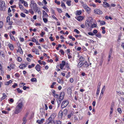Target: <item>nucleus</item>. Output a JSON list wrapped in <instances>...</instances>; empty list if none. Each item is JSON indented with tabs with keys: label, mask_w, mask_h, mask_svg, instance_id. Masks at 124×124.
Instances as JSON below:
<instances>
[{
	"label": "nucleus",
	"mask_w": 124,
	"mask_h": 124,
	"mask_svg": "<svg viewBox=\"0 0 124 124\" xmlns=\"http://www.w3.org/2000/svg\"><path fill=\"white\" fill-rule=\"evenodd\" d=\"M23 106V103L22 102H18V105L16 106L14 113L15 114H17L21 111Z\"/></svg>",
	"instance_id": "f257e3e1"
},
{
	"label": "nucleus",
	"mask_w": 124,
	"mask_h": 124,
	"mask_svg": "<svg viewBox=\"0 0 124 124\" xmlns=\"http://www.w3.org/2000/svg\"><path fill=\"white\" fill-rule=\"evenodd\" d=\"M69 102L67 100H65L63 101L61 107L62 108L66 107L69 104Z\"/></svg>",
	"instance_id": "f03ea898"
},
{
	"label": "nucleus",
	"mask_w": 124,
	"mask_h": 124,
	"mask_svg": "<svg viewBox=\"0 0 124 124\" xmlns=\"http://www.w3.org/2000/svg\"><path fill=\"white\" fill-rule=\"evenodd\" d=\"M56 114L53 113L51 114L48 118L49 121H51L54 119L56 116Z\"/></svg>",
	"instance_id": "7ed1b4c3"
},
{
	"label": "nucleus",
	"mask_w": 124,
	"mask_h": 124,
	"mask_svg": "<svg viewBox=\"0 0 124 124\" xmlns=\"http://www.w3.org/2000/svg\"><path fill=\"white\" fill-rule=\"evenodd\" d=\"M83 65L82 68L83 69L85 68H87L89 66V64L86 61L84 63H83Z\"/></svg>",
	"instance_id": "20e7f679"
},
{
	"label": "nucleus",
	"mask_w": 124,
	"mask_h": 124,
	"mask_svg": "<svg viewBox=\"0 0 124 124\" xmlns=\"http://www.w3.org/2000/svg\"><path fill=\"white\" fill-rule=\"evenodd\" d=\"M37 5L35 3V1L33 0H31V4L30 5V7L31 8H33L34 7Z\"/></svg>",
	"instance_id": "39448f33"
},
{
	"label": "nucleus",
	"mask_w": 124,
	"mask_h": 124,
	"mask_svg": "<svg viewBox=\"0 0 124 124\" xmlns=\"http://www.w3.org/2000/svg\"><path fill=\"white\" fill-rule=\"evenodd\" d=\"M95 13L98 14H102V11L99 9H95L94 10Z\"/></svg>",
	"instance_id": "423d86ee"
},
{
	"label": "nucleus",
	"mask_w": 124,
	"mask_h": 124,
	"mask_svg": "<svg viewBox=\"0 0 124 124\" xmlns=\"http://www.w3.org/2000/svg\"><path fill=\"white\" fill-rule=\"evenodd\" d=\"M65 62L64 61H62V63L60 64V68L61 69H62L64 66L65 65Z\"/></svg>",
	"instance_id": "0eeeda50"
},
{
	"label": "nucleus",
	"mask_w": 124,
	"mask_h": 124,
	"mask_svg": "<svg viewBox=\"0 0 124 124\" xmlns=\"http://www.w3.org/2000/svg\"><path fill=\"white\" fill-rule=\"evenodd\" d=\"M44 121V119H42L41 120H38L36 121V123H38V124H42Z\"/></svg>",
	"instance_id": "6e6552de"
},
{
	"label": "nucleus",
	"mask_w": 124,
	"mask_h": 124,
	"mask_svg": "<svg viewBox=\"0 0 124 124\" xmlns=\"http://www.w3.org/2000/svg\"><path fill=\"white\" fill-rule=\"evenodd\" d=\"M48 16L47 13L44 10L43 12L42 18H47Z\"/></svg>",
	"instance_id": "1a4fd4ad"
},
{
	"label": "nucleus",
	"mask_w": 124,
	"mask_h": 124,
	"mask_svg": "<svg viewBox=\"0 0 124 124\" xmlns=\"http://www.w3.org/2000/svg\"><path fill=\"white\" fill-rule=\"evenodd\" d=\"M104 4L103 5V6L105 8L107 7H109L110 6V5L108 3L104 2H103Z\"/></svg>",
	"instance_id": "9d476101"
},
{
	"label": "nucleus",
	"mask_w": 124,
	"mask_h": 124,
	"mask_svg": "<svg viewBox=\"0 0 124 124\" xmlns=\"http://www.w3.org/2000/svg\"><path fill=\"white\" fill-rule=\"evenodd\" d=\"M41 68V66L39 64H37L35 67L36 70L38 71L40 70Z\"/></svg>",
	"instance_id": "9b49d317"
},
{
	"label": "nucleus",
	"mask_w": 124,
	"mask_h": 124,
	"mask_svg": "<svg viewBox=\"0 0 124 124\" xmlns=\"http://www.w3.org/2000/svg\"><path fill=\"white\" fill-rule=\"evenodd\" d=\"M63 99L62 98H61L60 97L59 98L57 99L56 100L58 104L59 105L61 104V102Z\"/></svg>",
	"instance_id": "f8f14e48"
},
{
	"label": "nucleus",
	"mask_w": 124,
	"mask_h": 124,
	"mask_svg": "<svg viewBox=\"0 0 124 124\" xmlns=\"http://www.w3.org/2000/svg\"><path fill=\"white\" fill-rule=\"evenodd\" d=\"M112 50H110V52L109 54V55L108 58V61L109 62L110 60V58L111 55V54L112 53Z\"/></svg>",
	"instance_id": "ddd939ff"
},
{
	"label": "nucleus",
	"mask_w": 124,
	"mask_h": 124,
	"mask_svg": "<svg viewBox=\"0 0 124 124\" xmlns=\"http://www.w3.org/2000/svg\"><path fill=\"white\" fill-rule=\"evenodd\" d=\"M79 60L80 62L84 61L85 60V58L82 56H79Z\"/></svg>",
	"instance_id": "4468645a"
},
{
	"label": "nucleus",
	"mask_w": 124,
	"mask_h": 124,
	"mask_svg": "<svg viewBox=\"0 0 124 124\" xmlns=\"http://www.w3.org/2000/svg\"><path fill=\"white\" fill-rule=\"evenodd\" d=\"M88 19L86 20H88V21L90 23H92L93 19L92 17H88Z\"/></svg>",
	"instance_id": "2eb2a0df"
},
{
	"label": "nucleus",
	"mask_w": 124,
	"mask_h": 124,
	"mask_svg": "<svg viewBox=\"0 0 124 124\" xmlns=\"http://www.w3.org/2000/svg\"><path fill=\"white\" fill-rule=\"evenodd\" d=\"M26 67V66L25 64H22L19 66V67L20 68L23 69H24Z\"/></svg>",
	"instance_id": "dca6fc26"
},
{
	"label": "nucleus",
	"mask_w": 124,
	"mask_h": 124,
	"mask_svg": "<svg viewBox=\"0 0 124 124\" xmlns=\"http://www.w3.org/2000/svg\"><path fill=\"white\" fill-rule=\"evenodd\" d=\"M64 96V93L63 92H61L60 94V97L63 99Z\"/></svg>",
	"instance_id": "f3484780"
},
{
	"label": "nucleus",
	"mask_w": 124,
	"mask_h": 124,
	"mask_svg": "<svg viewBox=\"0 0 124 124\" xmlns=\"http://www.w3.org/2000/svg\"><path fill=\"white\" fill-rule=\"evenodd\" d=\"M105 89V85L103 86L102 89L101 90V93H100L101 94L103 95L104 93V92Z\"/></svg>",
	"instance_id": "a211bd4d"
},
{
	"label": "nucleus",
	"mask_w": 124,
	"mask_h": 124,
	"mask_svg": "<svg viewBox=\"0 0 124 124\" xmlns=\"http://www.w3.org/2000/svg\"><path fill=\"white\" fill-rule=\"evenodd\" d=\"M85 25L87 27H89L90 26V23H90L88 21V20H86L85 22Z\"/></svg>",
	"instance_id": "6ab92c4d"
},
{
	"label": "nucleus",
	"mask_w": 124,
	"mask_h": 124,
	"mask_svg": "<svg viewBox=\"0 0 124 124\" xmlns=\"http://www.w3.org/2000/svg\"><path fill=\"white\" fill-rule=\"evenodd\" d=\"M97 25L96 24H95L94 23H93L92 24L90 27V28L92 29V28H94L95 27H97Z\"/></svg>",
	"instance_id": "aec40b11"
},
{
	"label": "nucleus",
	"mask_w": 124,
	"mask_h": 124,
	"mask_svg": "<svg viewBox=\"0 0 124 124\" xmlns=\"http://www.w3.org/2000/svg\"><path fill=\"white\" fill-rule=\"evenodd\" d=\"M83 62H79L78 65V67L79 68H80L83 66Z\"/></svg>",
	"instance_id": "412c9836"
},
{
	"label": "nucleus",
	"mask_w": 124,
	"mask_h": 124,
	"mask_svg": "<svg viewBox=\"0 0 124 124\" xmlns=\"http://www.w3.org/2000/svg\"><path fill=\"white\" fill-rule=\"evenodd\" d=\"M57 80L59 83H63V80L62 79L58 78L57 79Z\"/></svg>",
	"instance_id": "4be33fe9"
},
{
	"label": "nucleus",
	"mask_w": 124,
	"mask_h": 124,
	"mask_svg": "<svg viewBox=\"0 0 124 124\" xmlns=\"http://www.w3.org/2000/svg\"><path fill=\"white\" fill-rule=\"evenodd\" d=\"M85 10L88 14H89L90 13L91 11V9L88 7L86 8Z\"/></svg>",
	"instance_id": "5701e85b"
},
{
	"label": "nucleus",
	"mask_w": 124,
	"mask_h": 124,
	"mask_svg": "<svg viewBox=\"0 0 124 124\" xmlns=\"http://www.w3.org/2000/svg\"><path fill=\"white\" fill-rule=\"evenodd\" d=\"M8 46L9 47L11 50H13L14 49V47L13 45L10 44H9Z\"/></svg>",
	"instance_id": "b1692460"
},
{
	"label": "nucleus",
	"mask_w": 124,
	"mask_h": 124,
	"mask_svg": "<svg viewBox=\"0 0 124 124\" xmlns=\"http://www.w3.org/2000/svg\"><path fill=\"white\" fill-rule=\"evenodd\" d=\"M83 18L82 16H79L78 17L77 19L79 21H81L82 20Z\"/></svg>",
	"instance_id": "393cba45"
},
{
	"label": "nucleus",
	"mask_w": 124,
	"mask_h": 124,
	"mask_svg": "<svg viewBox=\"0 0 124 124\" xmlns=\"http://www.w3.org/2000/svg\"><path fill=\"white\" fill-rule=\"evenodd\" d=\"M34 10V11H35L36 12H37V10L39 9L38 7L36 5V6H35L33 8Z\"/></svg>",
	"instance_id": "a878e982"
},
{
	"label": "nucleus",
	"mask_w": 124,
	"mask_h": 124,
	"mask_svg": "<svg viewBox=\"0 0 124 124\" xmlns=\"http://www.w3.org/2000/svg\"><path fill=\"white\" fill-rule=\"evenodd\" d=\"M82 12L81 10H78L77 11L76 15H80L81 14Z\"/></svg>",
	"instance_id": "bb28decb"
},
{
	"label": "nucleus",
	"mask_w": 124,
	"mask_h": 124,
	"mask_svg": "<svg viewBox=\"0 0 124 124\" xmlns=\"http://www.w3.org/2000/svg\"><path fill=\"white\" fill-rule=\"evenodd\" d=\"M71 1L70 0H68L66 2V3L68 6H70L71 5Z\"/></svg>",
	"instance_id": "cd10ccee"
},
{
	"label": "nucleus",
	"mask_w": 124,
	"mask_h": 124,
	"mask_svg": "<svg viewBox=\"0 0 124 124\" xmlns=\"http://www.w3.org/2000/svg\"><path fill=\"white\" fill-rule=\"evenodd\" d=\"M19 7L21 10H24L23 7L20 4H19Z\"/></svg>",
	"instance_id": "c85d7f7f"
},
{
	"label": "nucleus",
	"mask_w": 124,
	"mask_h": 124,
	"mask_svg": "<svg viewBox=\"0 0 124 124\" xmlns=\"http://www.w3.org/2000/svg\"><path fill=\"white\" fill-rule=\"evenodd\" d=\"M31 81L32 82H37V79L35 78H32L31 79Z\"/></svg>",
	"instance_id": "c756f323"
},
{
	"label": "nucleus",
	"mask_w": 124,
	"mask_h": 124,
	"mask_svg": "<svg viewBox=\"0 0 124 124\" xmlns=\"http://www.w3.org/2000/svg\"><path fill=\"white\" fill-rule=\"evenodd\" d=\"M10 21V17L8 16L7 18L6 22L7 23L9 22Z\"/></svg>",
	"instance_id": "7c9ffc66"
},
{
	"label": "nucleus",
	"mask_w": 124,
	"mask_h": 124,
	"mask_svg": "<svg viewBox=\"0 0 124 124\" xmlns=\"http://www.w3.org/2000/svg\"><path fill=\"white\" fill-rule=\"evenodd\" d=\"M5 5V3L4 1H2L0 7L2 8H3L4 7Z\"/></svg>",
	"instance_id": "2f4dec72"
},
{
	"label": "nucleus",
	"mask_w": 124,
	"mask_h": 124,
	"mask_svg": "<svg viewBox=\"0 0 124 124\" xmlns=\"http://www.w3.org/2000/svg\"><path fill=\"white\" fill-rule=\"evenodd\" d=\"M18 50L20 54H23V52L21 47H20L19 48Z\"/></svg>",
	"instance_id": "473e14b6"
},
{
	"label": "nucleus",
	"mask_w": 124,
	"mask_h": 124,
	"mask_svg": "<svg viewBox=\"0 0 124 124\" xmlns=\"http://www.w3.org/2000/svg\"><path fill=\"white\" fill-rule=\"evenodd\" d=\"M61 6L64 8H66V7L65 4L63 2H62Z\"/></svg>",
	"instance_id": "72a5a7b5"
},
{
	"label": "nucleus",
	"mask_w": 124,
	"mask_h": 124,
	"mask_svg": "<svg viewBox=\"0 0 124 124\" xmlns=\"http://www.w3.org/2000/svg\"><path fill=\"white\" fill-rule=\"evenodd\" d=\"M95 35L97 37L99 38H101V34L99 33H98Z\"/></svg>",
	"instance_id": "f704fd0d"
},
{
	"label": "nucleus",
	"mask_w": 124,
	"mask_h": 124,
	"mask_svg": "<svg viewBox=\"0 0 124 124\" xmlns=\"http://www.w3.org/2000/svg\"><path fill=\"white\" fill-rule=\"evenodd\" d=\"M44 22L45 23H46L48 21V19L46 18H43Z\"/></svg>",
	"instance_id": "c9c22d12"
},
{
	"label": "nucleus",
	"mask_w": 124,
	"mask_h": 124,
	"mask_svg": "<svg viewBox=\"0 0 124 124\" xmlns=\"http://www.w3.org/2000/svg\"><path fill=\"white\" fill-rule=\"evenodd\" d=\"M17 91L19 93H22V91L20 90L19 88H17L16 89Z\"/></svg>",
	"instance_id": "e433bc0d"
},
{
	"label": "nucleus",
	"mask_w": 124,
	"mask_h": 124,
	"mask_svg": "<svg viewBox=\"0 0 124 124\" xmlns=\"http://www.w3.org/2000/svg\"><path fill=\"white\" fill-rule=\"evenodd\" d=\"M7 97V96H6L5 94H3V96L1 98V100H3L5 98H6Z\"/></svg>",
	"instance_id": "4c0bfd02"
},
{
	"label": "nucleus",
	"mask_w": 124,
	"mask_h": 124,
	"mask_svg": "<svg viewBox=\"0 0 124 124\" xmlns=\"http://www.w3.org/2000/svg\"><path fill=\"white\" fill-rule=\"evenodd\" d=\"M29 12L31 14H33L34 13V12L32 10V9H30L29 10Z\"/></svg>",
	"instance_id": "58836bf2"
},
{
	"label": "nucleus",
	"mask_w": 124,
	"mask_h": 124,
	"mask_svg": "<svg viewBox=\"0 0 124 124\" xmlns=\"http://www.w3.org/2000/svg\"><path fill=\"white\" fill-rule=\"evenodd\" d=\"M43 8L45 10V11L47 12H48L49 10L46 7L44 6L43 7Z\"/></svg>",
	"instance_id": "ea45409f"
},
{
	"label": "nucleus",
	"mask_w": 124,
	"mask_h": 124,
	"mask_svg": "<svg viewBox=\"0 0 124 124\" xmlns=\"http://www.w3.org/2000/svg\"><path fill=\"white\" fill-rule=\"evenodd\" d=\"M24 5L25 7H28V4L27 2L26 1L24 2Z\"/></svg>",
	"instance_id": "a19ab883"
},
{
	"label": "nucleus",
	"mask_w": 124,
	"mask_h": 124,
	"mask_svg": "<svg viewBox=\"0 0 124 124\" xmlns=\"http://www.w3.org/2000/svg\"><path fill=\"white\" fill-rule=\"evenodd\" d=\"M54 2L55 3L57 4V5H59L60 4V2L57 1V0H55Z\"/></svg>",
	"instance_id": "79ce46f5"
},
{
	"label": "nucleus",
	"mask_w": 124,
	"mask_h": 124,
	"mask_svg": "<svg viewBox=\"0 0 124 124\" xmlns=\"http://www.w3.org/2000/svg\"><path fill=\"white\" fill-rule=\"evenodd\" d=\"M35 65L33 64H32L31 65H29L28 68H31L34 66Z\"/></svg>",
	"instance_id": "37998d69"
},
{
	"label": "nucleus",
	"mask_w": 124,
	"mask_h": 124,
	"mask_svg": "<svg viewBox=\"0 0 124 124\" xmlns=\"http://www.w3.org/2000/svg\"><path fill=\"white\" fill-rule=\"evenodd\" d=\"M100 24L101 25H103L105 24V22L103 21H101L100 22Z\"/></svg>",
	"instance_id": "c03bdc74"
},
{
	"label": "nucleus",
	"mask_w": 124,
	"mask_h": 124,
	"mask_svg": "<svg viewBox=\"0 0 124 124\" xmlns=\"http://www.w3.org/2000/svg\"><path fill=\"white\" fill-rule=\"evenodd\" d=\"M82 6L85 9L86 8H87L88 7L85 4H83L82 5Z\"/></svg>",
	"instance_id": "a18cd8bd"
},
{
	"label": "nucleus",
	"mask_w": 124,
	"mask_h": 124,
	"mask_svg": "<svg viewBox=\"0 0 124 124\" xmlns=\"http://www.w3.org/2000/svg\"><path fill=\"white\" fill-rule=\"evenodd\" d=\"M20 15L22 17H25L26 16L23 13H21Z\"/></svg>",
	"instance_id": "49530a36"
},
{
	"label": "nucleus",
	"mask_w": 124,
	"mask_h": 124,
	"mask_svg": "<svg viewBox=\"0 0 124 124\" xmlns=\"http://www.w3.org/2000/svg\"><path fill=\"white\" fill-rule=\"evenodd\" d=\"M10 36L11 39H12V40H15V38L13 36L11 35H10Z\"/></svg>",
	"instance_id": "de8ad7c7"
},
{
	"label": "nucleus",
	"mask_w": 124,
	"mask_h": 124,
	"mask_svg": "<svg viewBox=\"0 0 124 124\" xmlns=\"http://www.w3.org/2000/svg\"><path fill=\"white\" fill-rule=\"evenodd\" d=\"M117 110L118 112L120 114L122 112V111L121 109L120 108H118L117 109Z\"/></svg>",
	"instance_id": "09e8293b"
},
{
	"label": "nucleus",
	"mask_w": 124,
	"mask_h": 124,
	"mask_svg": "<svg viewBox=\"0 0 124 124\" xmlns=\"http://www.w3.org/2000/svg\"><path fill=\"white\" fill-rule=\"evenodd\" d=\"M74 31L76 32L77 34H79V31L77 29H74Z\"/></svg>",
	"instance_id": "8fccbe9b"
},
{
	"label": "nucleus",
	"mask_w": 124,
	"mask_h": 124,
	"mask_svg": "<svg viewBox=\"0 0 124 124\" xmlns=\"http://www.w3.org/2000/svg\"><path fill=\"white\" fill-rule=\"evenodd\" d=\"M3 25V23L2 22H0V28H1Z\"/></svg>",
	"instance_id": "3c124183"
},
{
	"label": "nucleus",
	"mask_w": 124,
	"mask_h": 124,
	"mask_svg": "<svg viewBox=\"0 0 124 124\" xmlns=\"http://www.w3.org/2000/svg\"><path fill=\"white\" fill-rule=\"evenodd\" d=\"M24 12L25 13L27 14H28L29 13V11L26 9L24 10Z\"/></svg>",
	"instance_id": "603ef678"
},
{
	"label": "nucleus",
	"mask_w": 124,
	"mask_h": 124,
	"mask_svg": "<svg viewBox=\"0 0 124 124\" xmlns=\"http://www.w3.org/2000/svg\"><path fill=\"white\" fill-rule=\"evenodd\" d=\"M53 95L54 97L55 98H57L59 95L58 94H56L55 93H54V94H53Z\"/></svg>",
	"instance_id": "864d4df0"
},
{
	"label": "nucleus",
	"mask_w": 124,
	"mask_h": 124,
	"mask_svg": "<svg viewBox=\"0 0 124 124\" xmlns=\"http://www.w3.org/2000/svg\"><path fill=\"white\" fill-rule=\"evenodd\" d=\"M67 112V110L66 109H64L63 111V113L65 114H66Z\"/></svg>",
	"instance_id": "5fc2aeb1"
},
{
	"label": "nucleus",
	"mask_w": 124,
	"mask_h": 124,
	"mask_svg": "<svg viewBox=\"0 0 124 124\" xmlns=\"http://www.w3.org/2000/svg\"><path fill=\"white\" fill-rule=\"evenodd\" d=\"M22 61L21 58L19 57H18L17 58V61H18L20 62Z\"/></svg>",
	"instance_id": "6e6d98bb"
},
{
	"label": "nucleus",
	"mask_w": 124,
	"mask_h": 124,
	"mask_svg": "<svg viewBox=\"0 0 124 124\" xmlns=\"http://www.w3.org/2000/svg\"><path fill=\"white\" fill-rule=\"evenodd\" d=\"M56 122L57 124H61L62 123L61 121L60 120H57Z\"/></svg>",
	"instance_id": "4d7b16f0"
},
{
	"label": "nucleus",
	"mask_w": 124,
	"mask_h": 124,
	"mask_svg": "<svg viewBox=\"0 0 124 124\" xmlns=\"http://www.w3.org/2000/svg\"><path fill=\"white\" fill-rule=\"evenodd\" d=\"M57 9L59 12L60 13L62 12V11L59 8H57Z\"/></svg>",
	"instance_id": "13d9d810"
},
{
	"label": "nucleus",
	"mask_w": 124,
	"mask_h": 124,
	"mask_svg": "<svg viewBox=\"0 0 124 124\" xmlns=\"http://www.w3.org/2000/svg\"><path fill=\"white\" fill-rule=\"evenodd\" d=\"M88 34L89 35L92 36H93L94 35V34L92 32H89L88 33Z\"/></svg>",
	"instance_id": "bf43d9fd"
},
{
	"label": "nucleus",
	"mask_w": 124,
	"mask_h": 124,
	"mask_svg": "<svg viewBox=\"0 0 124 124\" xmlns=\"http://www.w3.org/2000/svg\"><path fill=\"white\" fill-rule=\"evenodd\" d=\"M60 52L62 54L64 55V52L62 50H61L60 51Z\"/></svg>",
	"instance_id": "052dcab7"
},
{
	"label": "nucleus",
	"mask_w": 124,
	"mask_h": 124,
	"mask_svg": "<svg viewBox=\"0 0 124 124\" xmlns=\"http://www.w3.org/2000/svg\"><path fill=\"white\" fill-rule=\"evenodd\" d=\"M26 117H24L23 119V122H26Z\"/></svg>",
	"instance_id": "680f3d73"
},
{
	"label": "nucleus",
	"mask_w": 124,
	"mask_h": 124,
	"mask_svg": "<svg viewBox=\"0 0 124 124\" xmlns=\"http://www.w3.org/2000/svg\"><path fill=\"white\" fill-rule=\"evenodd\" d=\"M41 33L40 34L41 37H42L43 36V35L45 34V33L43 31L41 32Z\"/></svg>",
	"instance_id": "e2e57ef3"
},
{
	"label": "nucleus",
	"mask_w": 124,
	"mask_h": 124,
	"mask_svg": "<svg viewBox=\"0 0 124 124\" xmlns=\"http://www.w3.org/2000/svg\"><path fill=\"white\" fill-rule=\"evenodd\" d=\"M65 16H66L67 17L69 18L70 17V16L67 13H66V14Z\"/></svg>",
	"instance_id": "0e129e2a"
},
{
	"label": "nucleus",
	"mask_w": 124,
	"mask_h": 124,
	"mask_svg": "<svg viewBox=\"0 0 124 124\" xmlns=\"http://www.w3.org/2000/svg\"><path fill=\"white\" fill-rule=\"evenodd\" d=\"M17 84L16 83H15V84L14 85H12V87L13 88H15L16 87V86H17Z\"/></svg>",
	"instance_id": "69168bd1"
},
{
	"label": "nucleus",
	"mask_w": 124,
	"mask_h": 124,
	"mask_svg": "<svg viewBox=\"0 0 124 124\" xmlns=\"http://www.w3.org/2000/svg\"><path fill=\"white\" fill-rule=\"evenodd\" d=\"M98 32V31L97 30H94L93 31V33L94 34H96Z\"/></svg>",
	"instance_id": "338daca9"
},
{
	"label": "nucleus",
	"mask_w": 124,
	"mask_h": 124,
	"mask_svg": "<svg viewBox=\"0 0 124 124\" xmlns=\"http://www.w3.org/2000/svg\"><path fill=\"white\" fill-rule=\"evenodd\" d=\"M32 41L34 42H36V40L35 38H33L32 39Z\"/></svg>",
	"instance_id": "774afa93"
}]
</instances>
